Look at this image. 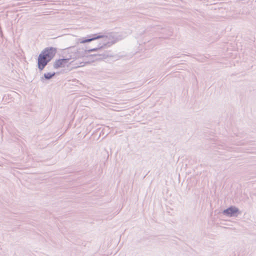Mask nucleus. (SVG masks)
<instances>
[{"label": "nucleus", "mask_w": 256, "mask_h": 256, "mask_svg": "<svg viewBox=\"0 0 256 256\" xmlns=\"http://www.w3.org/2000/svg\"><path fill=\"white\" fill-rule=\"evenodd\" d=\"M238 211V209L234 207H230L226 210H224V212L226 214L228 215L232 216L235 213L237 212Z\"/></svg>", "instance_id": "obj_3"}, {"label": "nucleus", "mask_w": 256, "mask_h": 256, "mask_svg": "<svg viewBox=\"0 0 256 256\" xmlns=\"http://www.w3.org/2000/svg\"><path fill=\"white\" fill-rule=\"evenodd\" d=\"M56 52V48H45L39 55L38 58V66L40 70H42L48 62L54 56Z\"/></svg>", "instance_id": "obj_1"}, {"label": "nucleus", "mask_w": 256, "mask_h": 256, "mask_svg": "<svg viewBox=\"0 0 256 256\" xmlns=\"http://www.w3.org/2000/svg\"><path fill=\"white\" fill-rule=\"evenodd\" d=\"M68 60L69 59L64 58L56 60L54 64V67L55 68L62 67L64 66L65 64L68 62Z\"/></svg>", "instance_id": "obj_2"}, {"label": "nucleus", "mask_w": 256, "mask_h": 256, "mask_svg": "<svg viewBox=\"0 0 256 256\" xmlns=\"http://www.w3.org/2000/svg\"><path fill=\"white\" fill-rule=\"evenodd\" d=\"M54 74H55V72H53V73L48 72V73L45 74H44V76L46 79H50L53 76H54Z\"/></svg>", "instance_id": "obj_5"}, {"label": "nucleus", "mask_w": 256, "mask_h": 256, "mask_svg": "<svg viewBox=\"0 0 256 256\" xmlns=\"http://www.w3.org/2000/svg\"><path fill=\"white\" fill-rule=\"evenodd\" d=\"M104 36H102V35H100V36H94L92 37V38H88V39H86V40H84L82 41H80V43L82 44H84V43H86V42H90L91 41H92V40H96V39H98V38H103Z\"/></svg>", "instance_id": "obj_4"}]
</instances>
